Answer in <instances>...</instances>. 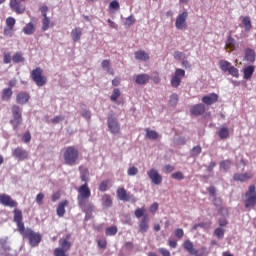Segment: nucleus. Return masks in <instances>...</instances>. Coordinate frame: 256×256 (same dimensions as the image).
Segmentation results:
<instances>
[{
	"mask_svg": "<svg viewBox=\"0 0 256 256\" xmlns=\"http://www.w3.org/2000/svg\"><path fill=\"white\" fill-rule=\"evenodd\" d=\"M22 141H23V143H31V132L26 131V132L22 135Z\"/></svg>",
	"mask_w": 256,
	"mask_h": 256,
	"instance_id": "nucleus-51",
	"label": "nucleus"
},
{
	"mask_svg": "<svg viewBox=\"0 0 256 256\" xmlns=\"http://www.w3.org/2000/svg\"><path fill=\"white\" fill-rule=\"evenodd\" d=\"M63 159L65 165H69L73 167V165H77V161H79V149L75 146H68L64 148Z\"/></svg>",
	"mask_w": 256,
	"mask_h": 256,
	"instance_id": "nucleus-3",
	"label": "nucleus"
},
{
	"mask_svg": "<svg viewBox=\"0 0 256 256\" xmlns=\"http://www.w3.org/2000/svg\"><path fill=\"white\" fill-rule=\"evenodd\" d=\"M14 221L16 222L18 232L25 229V223H23V212L20 209H14Z\"/></svg>",
	"mask_w": 256,
	"mask_h": 256,
	"instance_id": "nucleus-15",
	"label": "nucleus"
},
{
	"mask_svg": "<svg viewBox=\"0 0 256 256\" xmlns=\"http://www.w3.org/2000/svg\"><path fill=\"white\" fill-rule=\"evenodd\" d=\"M235 47H237V41H235L233 36L229 34L226 40L225 49H228L229 52H231V51H235Z\"/></svg>",
	"mask_w": 256,
	"mask_h": 256,
	"instance_id": "nucleus-26",
	"label": "nucleus"
},
{
	"mask_svg": "<svg viewBox=\"0 0 256 256\" xmlns=\"http://www.w3.org/2000/svg\"><path fill=\"white\" fill-rule=\"evenodd\" d=\"M23 239H27L30 247H39V243L43 241V236L39 232L33 231L31 228H24L19 231Z\"/></svg>",
	"mask_w": 256,
	"mask_h": 256,
	"instance_id": "nucleus-2",
	"label": "nucleus"
},
{
	"mask_svg": "<svg viewBox=\"0 0 256 256\" xmlns=\"http://www.w3.org/2000/svg\"><path fill=\"white\" fill-rule=\"evenodd\" d=\"M174 235H175V237H177V239H183V236L185 235V232L183 231V229L177 228L174 231Z\"/></svg>",
	"mask_w": 256,
	"mask_h": 256,
	"instance_id": "nucleus-54",
	"label": "nucleus"
},
{
	"mask_svg": "<svg viewBox=\"0 0 256 256\" xmlns=\"http://www.w3.org/2000/svg\"><path fill=\"white\" fill-rule=\"evenodd\" d=\"M119 97H121V90H119V88H115L113 90V93L110 97L111 101H113L115 103V101H117V99H119Z\"/></svg>",
	"mask_w": 256,
	"mask_h": 256,
	"instance_id": "nucleus-44",
	"label": "nucleus"
},
{
	"mask_svg": "<svg viewBox=\"0 0 256 256\" xmlns=\"http://www.w3.org/2000/svg\"><path fill=\"white\" fill-rule=\"evenodd\" d=\"M81 35H83V29H81L80 27L72 29L71 37L74 43H77V41H81Z\"/></svg>",
	"mask_w": 256,
	"mask_h": 256,
	"instance_id": "nucleus-25",
	"label": "nucleus"
},
{
	"mask_svg": "<svg viewBox=\"0 0 256 256\" xmlns=\"http://www.w3.org/2000/svg\"><path fill=\"white\" fill-rule=\"evenodd\" d=\"M45 199V194H43V193H39V194H37V196H36V203L38 204V205H43V200Z\"/></svg>",
	"mask_w": 256,
	"mask_h": 256,
	"instance_id": "nucleus-57",
	"label": "nucleus"
},
{
	"mask_svg": "<svg viewBox=\"0 0 256 256\" xmlns=\"http://www.w3.org/2000/svg\"><path fill=\"white\" fill-rule=\"evenodd\" d=\"M158 210L159 204L157 202H154L149 208L150 213H157Z\"/></svg>",
	"mask_w": 256,
	"mask_h": 256,
	"instance_id": "nucleus-62",
	"label": "nucleus"
},
{
	"mask_svg": "<svg viewBox=\"0 0 256 256\" xmlns=\"http://www.w3.org/2000/svg\"><path fill=\"white\" fill-rule=\"evenodd\" d=\"M183 249L185 251H187V253H189L190 255H195V256H209V252H207V248L205 247H202L200 249V254H197L199 253V251H197L195 249V245L193 244V242H191V240L187 239L183 242V245H182Z\"/></svg>",
	"mask_w": 256,
	"mask_h": 256,
	"instance_id": "nucleus-6",
	"label": "nucleus"
},
{
	"mask_svg": "<svg viewBox=\"0 0 256 256\" xmlns=\"http://www.w3.org/2000/svg\"><path fill=\"white\" fill-rule=\"evenodd\" d=\"M135 59L137 61H149V54L144 50H138L134 53Z\"/></svg>",
	"mask_w": 256,
	"mask_h": 256,
	"instance_id": "nucleus-30",
	"label": "nucleus"
},
{
	"mask_svg": "<svg viewBox=\"0 0 256 256\" xmlns=\"http://www.w3.org/2000/svg\"><path fill=\"white\" fill-rule=\"evenodd\" d=\"M218 137L221 139H229V128L221 127L218 131Z\"/></svg>",
	"mask_w": 256,
	"mask_h": 256,
	"instance_id": "nucleus-37",
	"label": "nucleus"
},
{
	"mask_svg": "<svg viewBox=\"0 0 256 256\" xmlns=\"http://www.w3.org/2000/svg\"><path fill=\"white\" fill-rule=\"evenodd\" d=\"M69 206V200H64L59 202L58 207L56 209V213L58 215V217H64L65 216V207Z\"/></svg>",
	"mask_w": 256,
	"mask_h": 256,
	"instance_id": "nucleus-22",
	"label": "nucleus"
},
{
	"mask_svg": "<svg viewBox=\"0 0 256 256\" xmlns=\"http://www.w3.org/2000/svg\"><path fill=\"white\" fill-rule=\"evenodd\" d=\"M147 175L153 185H161V183H163V176H161V174H159V171H157L155 168L150 169L147 172Z\"/></svg>",
	"mask_w": 256,
	"mask_h": 256,
	"instance_id": "nucleus-13",
	"label": "nucleus"
},
{
	"mask_svg": "<svg viewBox=\"0 0 256 256\" xmlns=\"http://www.w3.org/2000/svg\"><path fill=\"white\" fill-rule=\"evenodd\" d=\"M107 126L112 135H119L121 133V124H119L117 118L113 117V115L108 116Z\"/></svg>",
	"mask_w": 256,
	"mask_h": 256,
	"instance_id": "nucleus-9",
	"label": "nucleus"
},
{
	"mask_svg": "<svg viewBox=\"0 0 256 256\" xmlns=\"http://www.w3.org/2000/svg\"><path fill=\"white\" fill-rule=\"evenodd\" d=\"M36 29L37 28H36L35 24L33 22H29L23 27L22 31H23L24 35H33V33H35Z\"/></svg>",
	"mask_w": 256,
	"mask_h": 256,
	"instance_id": "nucleus-29",
	"label": "nucleus"
},
{
	"mask_svg": "<svg viewBox=\"0 0 256 256\" xmlns=\"http://www.w3.org/2000/svg\"><path fill=\"white\" fill-rule=\"evenodd\" d=\"M219 65H220L221 71H223L224 73H227L229 71V69H231V67H232L231 62H229L227 60H220Z\"/></svg>",
	"mask_w": 256,
	"mask_h": 256,
	"instance_id": "nucleus-35",
	"label": "nucleus"
},
{
	"mask_svg": "<svg viewBox=\"0 0 256 256\" xmlns=\"http://www.w3.org/2000/svg\"><path fill=\"white\" fill-rule=\"evenodd\" d=\"M183 77H185V70L181 68H177L175 70L174 76L171 78V81H170L171 86L177 89V87L181 85V79H183Z\"/></svg>",
	"mask_w": 256,
	"mask_h": 256,
	"instance_id": "nucleus-12",
	"label": "nucleus"
},
{
	"mask_svg": "<svg viewBox=\"0 0 256 256\" xmlns=\"http://www.w3.org/2000/svg\"><path fill=\"white\" fill-rule=\"evenodd\" d=\"M253 176L247 172L245 173H235L233 175V179L235 181H240L241 183L245 182V181H248V179H251Z\"/></svg>",
	"mask_w": 256,
	"mask_h": 256,
	"instance_id": "nucleus-27",
	"label": "nucleus"
},
{
	"mask_svg": "<svg viewBox=\"0 0 256 256\" xmlns=\"http://www.w3.org/2000/svg\"><path fill=\"white\" fill-rule=\"evenodd\" d=\"M15 23H16V20H15V18H13V17H8V18L6 19V25H7V27H9V28L14 29Z\"/></svg>",
	"mask_w": 256,
	"mask_h": 256,
	"instance_id": "nucleus-52",
	"label": "nucleus"
},
{
	"mask_svg": "<svg viewBox=\"0 0 256 256\" xmlns=\"http://www.w3.org/2000/svg\"><path fill=\"white\" fill-rule=\"evenodd\" d=\"M172 179H175L176 181H183L185 179V175L181 171L174 172L171 175Z\"/></svg>",
	"mask_w": 256,
	"mask_h": 256,
	"instance_id": "nucleus-43",
	"label": "nucleus"
},
{
	"mask_svg": "<svg viewBox=\"0 0 256 256\" xmlns=\"http://www.w3.org/2000/svg\"><path fill=\"white\" fill-rule=\"evenodd\" d=\"M228 73L232 77H235L236 79H239V69H237L235 66H231L228 70Z\"/></svg>",
	"mask_w": 256,
	"mask_h": 256,
	"instance_id": "nucleus-45",
	"label": "nucleus"
},
{
	"mask_svg": "<svg viewBox=\"0 0 256 256\" xmlns=\"http://www.w3.org/2000/svg\"><path fill=\"white\" fill-rule=\"evenodd\" d=\"M255 59H256V53L255 50L251 49V48H247L245 50V60L248 63H255Z\"/></svg>",
	"mask_w": 256,
	"mask_h": 256,
	"instance_id": "nucleus-28",
	"label": "nucleus"
},
{
	"mask_svg": "<svg viewBox=\"0 0 256 256\" xmlns=\"http://www.w3.org/2000/svg\"><path fill=\"white\" fill-rule=\"evenodd\" d=\"M179 101V95L177 94H172L170 96V103L171 105H177V102Z\"/></svg>",
	"mask_w": 256,
	"mask_h": 256,
	"instance_id": "nucleus-60",
	"label": "nucleus"
},
{
	"mask_svg": "<svg viewBox=\"0 0 256 256\" xmlns=\"http://www.w3.org/2000/svg\"><path fill=\"white\" fill-rule=\"evenodd\" d=\"M101 67L102 69H106V71H110L111 70V61L109 60H103L101 63Z\"/></svg>",
	"mask_w": 256,
	"mask_h": 256,
	"instance_id": "nucleus-56",
	"label": "nucleus"
},
{
	"mask_svg": "<svg viewBox=\"0 0 256 256\" xmlns=\"http://www.w3.org/2000/svg\"><path fill=\"white\" fill-rule=\"evenodd\" d=\"M120 7L121 6L119 5V2L117 0H113L109 4V9H114L115 11H119Z\"/></svg>",
	"mask_w": 256,
	"mask_h": 256,
	"instance_id": "nucleus-53",
	"label": "nucleus"
},
{
	"mask_svg": "<svg viewBox=\"0 0 256 256\" xmlns=\"http://www.w3.org/2000/svg\"><path fill=\"white\" fill-rule=\"evenodd\" d=\"M129 177H135V175H137V173H139V169L135 166H132L128 169L127 171Z\"/></svg>",
	"mask_w": 256,
	"mask_h": 256,
	"instance_id": "nucleus-50",
	"label": "nucleus"
},
{
	"mask_svg": "<svg viewBox=\"0 0 256 256\" xmlns=\"http://www.w3.org/2000/svg\"><path fill=\"white\" fill-rule=\"evenodd\" d=\"M65 120V116H55L52 120L51 123H54V125H57V123H61V121Z\"/></svg>",
	"mask_w": 256,
	"mask_h": 256,
	"instance_id": "nucleus-61",
	"label": "nucleus"
},
{
	"mask_svg": "<svg viewBox=\"0 0 256 256\" xmlns=\"http://www.w3.org/2000/svg\"><path fill=\"white\" fill-rule=\"evenodd\" d=\"M158 251L162 256H171V252L166 248H159Z\"/></svg>",
	"mask_w": 256,
	"mask_h": 256,
	"instance_id": "nucleus-64",
	"label": "nucleus"
},
{
	"mask_svg": "<svg viewBox=\"0 0 256 256\" xmlns=\"http://www.w3.org/2000/svg\"><path fill=\"white\" fill-rule=\"evenodd\" d=\"M13 97V90L11 88H4L2 90V101H11Z\"/></svg>",
	"mask_w": 256,
	"mask_h": 256,
	"instance_id": "nucleus-32",
	"label": "nucleus"
},
{
	"mask_svg": "<svg viewBox=\"0 0 256 256\" xmlns=\"http://www.w3.org/2000/svg\"><path fill=\"white\" fill-rule=\"evenodd\" d=\"M13 29L14 28H4V35L5 37H13Z\"/></svg>",
	"mask_w": 256,
	"mask_h": 256,
	"instance_id": "nucleus-63",
	"label": "nucleus"
},
{
	"mask_svg": "<svg viewBox=\"0 0 256 256\" xmlns=\"http://www.w3.org/2000/svg\"><path fill=\"white\" fill-rule=\"evenodd\" d=\"M217 101H219V95L216 93H211L202 97V103H204V105H214Z\"/></svg>",
	"mask_w": 256,
	"mask_h": 256,
	"instance_id": "nucleus-19",
	"label": "nucleus"
},
{
	"mask_svg": "<svg viewBox=\"0 0 256 256\" xmlns=\"http://www.w3.org/2000/svg\"><path fill=\"white\" fill-rule=\"evenodd\" d=\"M80 179L82 181V183H87V185H89V169L84 168L81 170L80 172Z\"/></svg>",
	"mask_w": 256,
	"mask_h": 256,
	"instance_id": "nucleus-33",
	"label": "nucleus"
},
{
	"mask_svg": "<svg viewBox=\"0 0 256 256\" xmlns=\"http://www.w3.org/2000/svg\"><path fill=\"white\" fill-rule=\"evenodd\" d=\"M70 237V235H67L66 238L59 240L60 247L54 249V256H69L67 255V251L71 249Z\"/></svg>",
	"mask_w": 256,
	"mask_h": 256,
	"instance_id": "nucleus-7",
	"label": "nucleus"
},
{
	"mask_svg": "<svg viewBox=\"0 0 256 256\" xmlns=\"http://www.w3.org/2000/svg\"><path fill=\"white\" fill-rule=\"evenodd\" d=\"M31 79L37 87H44V85H47V76L43 75V68L41 67H36L32 70Z\"/></svg>",
	"mask_w": 256,
	"mask_h": 256,
	"instance_id": "nucleus-5",
	"label": "nucleus"
},
{
	"mask_svg": "<svg viewBox=\"0 0 256 256\" xmlns=\"http://www.w3.org/2000/svg\"><path fill=\"white\" fill-rule=\"evenodd\" d=\"M147 210L145 209V207H142V208H137L135 211H134V215H135V218L136 219H141V217H145Z\"/></svg>",
	"mask_w": 256,
	"mask_h": 256,
	"instance_id": "nucleus-39",
	"label": "nucleus"
},
{
	"mask_svg": "<svg viewBox=\"0 0 256 256\" xmlns=\"http://www.w3.org/2000/svg\"><path fill=\"white\" fill-rule=\"evenodd\" d=\"M116 195H117L118 199H120V201L127 202V201H131L133 199V195L128 193L127 189H125L124 187L118 188L116 191Z\"/></svg>",
	"mask_w": 256,
	"mask_h": 256,
	"instance_id": "nucleus-18",
	"label": "nucleus"
},
{
	"mask_svg": "<svg viewBox=\"0 0 256 256\" xmlns=\"http://www.w3.org/2000/svg\"><path fill=\"white\" fill-rule=\"evenodd\" d=\"M174 58L177 59L178 61H181L185 59V54L183 52L176 51L174 52Z\"/></svg>",
	"mask_w": 256,
	"mask_h": 256,
	"instance_id": "nucleus-59",
	"label": "nucleus"
},
{
	"mask_svg": "<svg viewBox=\"0 0 256 256\" xmlns=\"http://www.w3.org/2000/svg\"><path fill=\"white\" fill-rule=\"evenodd\" d=\"M138 231L145 235L149 231V214L144 215L138 223Z\"/></svg>",
	"mask_w": 256,
	"mask_h": 256,
	"instance_id": "nucleus-17",
	"label": "nucleus"
},
{
	"mask_svg": "<svg viewBox=\"0 0 256 256\" xmlns=\"http://www.w3.org/2000/svg\"><path fill=\"white\" fill-rule=\"evenodd\" d=\"M245 207L249 209L250 207H255L256 205V187L255 185H250L248 191L245 193Z\"/></svg>",
	"mask_w": 256,
	"mask_h": 256,
	"instance_id": "nucleus-8",
	"label": "nucleus"
},
{
	"mask_svg": "<svg viewBox=\"0 0 256 256\" xmlns=\"http://www.w3.org/2000/svg\"><path fill=\"white\" fill-rule=\"evenodd\" d=\"M12 61H13V63H24L25 57H23V53L16 52L12 56Z\"/></svg>",
	"mask_w": 256,
	"mask_h": 256,
	"instance_id": "nucleus-38",
	"label": "nucleus"
},
{
	"mask_svg": "<svg viewBox=\"0 0 256 256\" xmlns=\"http://www.w3.org/2000/svg\"><path fill=\"white\" fill-rule=\"evenodd\" d=\"M201 151H202L201 146H195L192 148V155L194 157H197V155H201Z\"/></svg>",
	"mask_w": 256,
	"mask_h": 256,
	"instance_id": "nucleus-58",
	"label": "nucleus"
},
{
	"mask_svg": "<svg viewBox=\"0 0 256 256\" xmlns=\"http://www.w3.org/2000/svg\"><path fill=\"white\" fill-rule=\"evenodd\" d=\"M214 235H216L218 239H223V237H225V229L216 228L214 231Z\"/></svg>",
	"mask_w": 256,
	"mask_h": 256,
	"instance_id": "nucleus-47",
	"label": "nucleus"
},
{
	"mask_svg": "<svg viewBox=\"0 0 256 256\" xmlns=\"http://www.w3.org/2000/svg\"><path fill=\"white\" fill-rule=\"evenodd\" d=\"M77 192L78 207H80L84 213H93L95 206L89 203V198L91 197V188H89V184H82L77 188Z\"/></svg>",
	"mask_w": 256,
	"mask_h": 256,
	"instance_id": "nucleus-1",
	"label": "nucleus"
},
{
	"mask_svg": "<svg viewBox=\"0 0 256 256\" xmlns=\"http://www.w3.org/2000/svg\"><path fill=\"white\" fill-rule=\"evenodd\" d=\"M187 17H189V13L187 11L182 12L176 18L175 27L180 31L187 29Z\"/></svg>",
	"mask_w": 256,
	"mask_h": 256,
	"instance_id": "nucleus-10",
	"label": "nucleus"
},
{
	"mask_svg": "<svg viewBox=\"0 0 256 256\" xmlns=\"http://www.w3.org/2000/svg\"><path fill=\"white\" fill-rule=\"evenodd\" d=\"M150 79L149 74H139L136 76L135 83H137V85H147Z\"/></svg>",
	"mask_w": 256,
	"mask_h": 256,
	"instance_id": "nucleus-24",
	"label": "nucleus"
},
{
	"mask_svg": "<svg viewBox=\"0 0 256 256\" xmlns=\"http://www.w3.org/2000/svg\"><path fill=\"white\" fill-rule=\"evenodd\" d=\"M146 137L147 139H152L155 141V139H159V133L155 130H151L149 128H146Z\"/></svg>",
	"mask_w": 256,
	"mask_h": 256,
	"instance_id": "nucleus-36",
	"label": "nucleus"
},
{
	"mask_svg": "<svg viewBox=\"0 0 256 256\" xmlns=\"http://www.w3.org/2000/svg\"><path fill=\"white\" fill-rule=\"evenodd\" d=\"M12 157L18 161H26V159H29V152L23 147H16L12 150Z\"/></svg>",
	"mask_w": 256,
	"mask_h": 256,
	"instance_id": "nucleus-11",
	"label": "nucleus"
},
{
	"mask_svg": "<svg viewBox=\"0 0 256 256\" xmlns=\"http://www.w3.org/2000/svg\"><path fill=\"white\" fill-rule=\"evenodd\" d=\"M51 23V20L47 16H43L42 20V31H47L49 29V25Z\"/></svg>",
	"mask_w": 256,
	"mask_h": 256,
	"instance_id": "nucleus-42",
	"label": "nucleus"
},
{
	"mask_svg": "<svg viewBox=\"0 0 256 256\" xmlns=\"http://www.w3.org/2000/svg\"><path fill=\"white\" fill-rule=\"evenodd\" d=\"M221 169H224V171H229L231 169V161L230 160H223L220 162Z\"/></svg>",
	"mask_w": 256,
	"mask_h": 256,
	"instance_id": "nucleus-46",
	"label": "nucleus"
},
{
	"mask_svg": "<svg viewBox=\"0 0 256 256\" xmlns=\"http://www.w3.org/2000/svg\"><path fill=\"white\" fill-rule=\"evenodd\" d=\"M117 231H118L117 226H111V227L106 228L105 233H106L107 237H113V236L117 235Z\"/></svg>",
	"mask_w": 256,
	"mask_h": 256,
	"instance_id": "nucleus-40",
	"label": "nucleus"
},
{
	"mask_svg": "<svg viewBox=\"0 0 256 256\" xmlns=\"http://www.w3.org/2000/svg\"><path fill=\"white\" fill-rule=\"evenodd\" d=\"M253 73H255V66L249 65L243 69V79L249 81L251 77H253Z\"/></svg>",
	"mask_w": 256,
	"mask_h": 256,
	"instance_id": "nucleus-23",
	"label": "nucleus"
},
{
	"mask_svg": "<svg viewBox=\"0 0 256 256\" xmlns=\"http://www.w3.org/2000/svg\"><path fill=\"white\" fill-rule=\"evenodd\" d=\"M97 244H98L99 249H107V240L106 239L97 240Z\"/></svg>",
	"mask_w": 256,
	"mask_h": 256,
	"instance_id": "nucleus-55",
	"label": "nucleus"
},
{
	"mask_svg": "<svg viewBox=\"0 0 256 256\" xmlns=\"http://www.w3.org/2000/svg\"><path fill=\"white\" fill-rule=\"evenodd\" d=\"M242 24L244 25L245 31L249 32L253 29V25L251 24V18L249 16H245L242 19Z\"/></svg>",
	"mask_w": 256,
	"mask_h": 256,
	"instance_id": "nucleus-34",
	"label": "nucleus"
},
{
	"mask_svg": "<svg viewBox=\"0 0 256 256\" xmlns=\"http://www.w3.org/2000/svg\"><path fill=\"white\" fill-rule=\"evenodd\" d=\"M0 203L1 205H4V207H17L18 203L17 201L13 200L11 196L7 194H0Z\"/></svg>",
	"mask_w": 256,
	"mask_h": 256,
	"instance_id": "nucleus-16",
	"label": "nucleus"
},
{
	"mask_svg": "<svg viewBox=\"0 0 256 256\" xmlns=\"http://www.w3.org/2000/svg\"><path fill=\"white\" fill-rule=\"evenodd\" d=\"M102 206L104 209H109V207H113V200L111 199V195L104 194L102 196Z\"/></svg>",
	"mask_w": 256,
	"mask_h": 256,
	"instance_id": "nucleus-31",
	"label": "nucleus"
},
{
	"mask_svg": "<svg viewBox=\"0 0 256 256\" xmlns=\"http://www.w3.org/2000/svg\"><path fill=\"white\" fill-rule=\"evenodd\" d=\"M191 115H195V117H199L205 113V106L203 104H196L190 108Z\"/></svg>",
	"mask_w": 256,
	"mask_h": 256,
	"instance_id": "nucleus-21",
	"label": "nucleus"
},
{
	"mask_svg": "<svg viewBox=\"0 0 256 256\" xmlns=\"http://www.w3.org/2000/svg\"><path fill=\"white\" fill-rule=\"evenodd\" d=\"M137 20L135 19V16L130 15L125 19L124 26L125 27H132V25H135Z\"/></svg>",
	"mask_w": 256,
	"mask_h": 256,
	"instance_id": "nucleus-41",
	"label": "nucleus"
},
{
	"mask_svg": "<svg viewBox=\"0 0 256 256\" xmlns=\"http://www.w3.org/2000/svg\"><path fill=\"white\" fill-rule=\"evenodd\" d=\"M29 99H31V95L27 92H20L16 96V103L19 105H26V103H29Z\"/></svg>",
	"mask_w": 256,
	"mask_h": 256,
	"instance_id": "nucleus-20",
	"label": "nucleus"
},
{
	"mask_svg": "<svg viewBox=\"0 0 256 256\" xmlns=\"http://www.w3.org/2000/svg\"><path fill=\"white\" fill-rule=\"evenodd\" d=\"M108 187H109V180H104L99 185V191H101L102 193H105Z\"/></svg>",
	"mask_w": 256,
	"mask_h": 256,
	"instance_id": "nucleus-48",
	"label": "nucleus"
},
{
	"mask_svg": "<svg viewBox=\"0 0 256 256\" xmlns=\"http://www.w3.org/2000/svg\"><path fill=\"white\" fill-rule=\"evenodd\" d=\"M10 9L14 11L16 15H23L25 13V4L19 0H10Z\"/></svg>",
	"mask_w": 256,
	"mask_h": 256,
	"instance_id": "nucleus-14",
	"label": "nucleus"
},
{
	"mask_svg": "<svg viewBox=\"0 0 256 256\" xmlns=\"http://www.w3.org/2000/svg\"><path fill=\"white\" fill-rule=\"evenodd\" d=\"M11 113L10 125H12L14 131H19V126L23 124V110L18 105H13Z\"/></svg>",
	"mask_w": 256,
	"mask_h": 256,
	"instance_id": "nucleus-4",
	"label": "nucleus"
},
{
	"mask_svg": "<svg viewBox=\"0 0 256 256\" xmlns=\"http://www.w3.org/2000/svg\"><path fill=\"white\" fill-rule=\"evenodd\" d=\"M3 63L5 65H9V63H11V52H4L3 53Z\"/></svg>",
	"mask_w": 256,
	"mask_h": 256,
	"instance_id": "nucleus-49",
	"label": "nucleus"
}]
</instances>
